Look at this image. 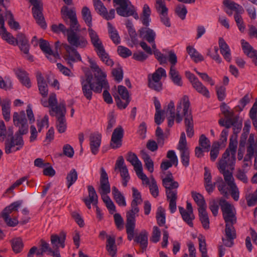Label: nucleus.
Instances as JSON below:
<instances>
[{"label": "nucleus", "instance_id": "nucleus-56", "mask_svg": "<svg viewBox=\"0 0 257 257\" xmlns=\"http://www.w3.org/2000/svg\"><path fill=\"white\" fill-rule=\"evenodd\" d=\"M126 159L134 167L142 163L139 160L137 156L135 153L131 152H130L127 153Z\"/></svg>", "mask_w": 257, "mask_h": 257}, {"label": "nucleus", "instance_id": "nucleus-59", "mask_svg": "<svg viewBox=\"0 0 257 257\" xmlns=\"http://www.w3.org/2000/svg\"><path fill=\"white\" fill-rule=\"evenodd\" d=\"M178 16L182 20H184L187 13L186 7L184 5H178L175 10Z\"/></svg>", "mask_w": 257, "mask_h": 257}, {"label": "nucleus", "instance_id": "nucleus-64", "mask_svg": "<svg viewBox=\"0 0 257 257\" xmlns=\"http://www.w3.org/2000/svg\"><path fill=\"white\" fill-rule=\"evenodd\" d=\"M248 206H254L257 203V189L253 193L249 195L246 198Z\"/></svg>", "mask_w": 257, "mask_h": 257}, {"label": "nucleus", "instance_id": "nucleus-60", "mask_svg": "<svg viewBox=\"0 0 257 257\" xmlns=\"http://www.w3.org/2000/svg\"><path fill=\"white\" fill-rule=\"evenodd\" d=\"M117 52L122 58H125L132 55V51L128 48L122 46H119L117 47Z\"/></svg>", "mask_w": 257, "mask_h": 257}, {"label": "nucleus", "instance_id": "nucleus-54", "mask_svg": "<svg viewBox=\"0 0 257 257\" xmlns=\"http://www.w3.org/2000/svg\"><path fill=\"white\" fill-rule=\"evenodd\" d=\"M40 243L41 249L43 252L46 253L47 254L52 255L55 251V249H53L50 247V244L45 240L41 239L40 241Z\"/></svg>", "mask_w": 257, "mask_h": 257}, {"label": "nucleus", "instance_id": "nucleus-14", "mask_svg": "<svg viewBox=\"0 0 257 257\" xmlns=\"http://www.w3.org/2000/svg\"><path fill=\"white\" fill-rule=\"evenodd\" d=\"M163 186L165 188L166 196L177 195V189L179 187L178 182L174 180L172 173H169L162 180Z\"/></svg>", "mask_w": 257, "mask_h": 257}, {"label": "nucleus", "instance_id": "nucleus-33", "mask_svg": "<svg viewBox=\"0 0 257 257\" xmlns=\"http://www.w3.org/2000/svg\"><path fill=\"white\" fill-rule=\"evenodd\" d=\"M169 75L174 84L178 86L183 85L182 77L176 68H170Z\"/></svg>", "mask_w": 257, "mask_h": 257}, {"label": "nucleus", "instance_id": "nucleus-29", "mask_svg": "<svg viewBox=\"0 0 257 257\" xmlns=\"http://www.w3.org/2000/svg\"><path fill=\"white\" fill-rule=\"evenodd\" d=\"M241 44L243 51L247 56L251 58L255 57L257 60V50L243 39L241 40Z\"/></svg>", "mask_w": 257, "mask_h": 257}, {"label": "nucleus", "instance_id": "nucleus-12", "mask_svg": "<svg viewBox=\"0 0 257 257\" xmlns=\"http://www.w3.org/2000/svg\"><path fill=\"white\" fill-rule=\"evenodd\" d=\"M133 198L131 204V209L126 212V217L135 218L140 212L138 205L143 202L141 193L135 187H133Z\"/></svg>", "mask_w": 257, "mask_h": 257}, {"label": "nucleus", "instance_id": "nucleus-52", "mask_svg": "<svg viewBox=\"0 0 257 257\" xmlns=\"http://www.w3.org/2000/svg\"><path fill=\"white\" fill-rule=\"evenodd\" d=\"M199 147L203 149L204 151L208 152L210 148V142L208 138L203 134L200 136L199 139Z\"/></svg>", "mask_w": 257, "mask_h": 257}, {"label": "nucleus", "instance_id": "nucleus-17", "mask_svg": "<svg viewBox=\"0 0 257 257\" xmlns=\"http://www.w3.org/2000/svg\"><path fill=\"white\" fill-rule=\"evenodd\" d=\"M123 130L121 126L116 127L112 134L110 146L112 149L119 148L122 146Z\"/></svg>", "mask_w": 257, "mask_h": 257}, {"label": "nucleus", "instance_id": "nucleus-22", "mask_svg": "<svg viewBox=\"0 0 257 257\" xmlns=\"http://www.w3.org/2000/svg\"><path fill=\"white\" fill-rule=\"evenodd\" d=\"M88 32L91 43L94 48L95 51L104 48L102 42L99 38L98 35L92 28H88Z\"/></svg>", "mask_w": 257, "mask_h": 257}, {"label": "nucleus", "instance_id": "nucleus-63", "mask_svg": "<svg viewBox=\"0 0 257 257\" xmlns=\"http://www.w3.org/2000/svg\"><path fill=\"white\" fill-rule=\"evenodd\" d=\"M35 253L36 254L38 257H42L45 252H43L41 248L40 249H38L36 246H34L30 249L27 254V257H34Z\"/></svg>", "mask_w": 257, "mask_h": 257}, {"label": "nucleus", "instance_id": "nucleus-21", "mask_svg": "<svg viewBox=\"0 0 257 257\" xmlns=\"http://www.w3.org/2000/svg\"><path fill=\"white\" fill-rule=\"evenodd\" d=\"M66 236V233L64 232H61L59 235L57 234L51 235V243L54 249H59V247L62 248L65 247Z\"/></svg>", "mask_w": 257, "mask_h": 257}, {"label": "nucleus", "instance_id": "nucleus-19", "mask_svg": "<svg viewBox=\"0 0 257 257\" xmlns=\"http://www.w3.org/2000/svg\"><path fill=\"white\" fill-rule=\"evenodd\" d=\"M100 184L99 188L100 194H108L110 192V186L108 175L103 168H101Z\"/></svg>", "mask_w": 257, "mask_h": 257}, {"label": "nucleus", "instance_id": "nucleus-18", "mask_svg": "<svg viewBox=\"0 0 257 257\" xmlns=\"http://www.w3.org/2000/svg\"><path fill=\"white\" fill-rule=\"evenodd\" d=\"M49 106L51 108L49 111L50 114L52 116L54 115V113L57 114L59 112L66 110L65 106L64 104L60 103L58 105V101L55 93H51L49 99Z\"/></svg>", "mask_w": 257, "mask_h": 257}, {"label": "nucleus", "instance_id": "nucleus-4", "mask_svg": "<svg viewBox=\"0 0 257 257\" xmlns=\"http://www.w3.org/2000/svg\"><path fill=\"white\" fill-rule=\"evenodd\" d=\"M67 41L70 45L63 44V47L66 51L64 58L67 61V63L71 66L73 62L81 61V56L76 48H83L86 47L88 41L84 36L76 32H72L68 34Z\"/></svg>", "mask_w": 257, "mask_h": 257}, {"label": "nucleus", "instance_id": "nucleus-9", "mask_svg": "<svg viewBox=\"0 0 257 257\" xmlns=\"http://www.w3.org/2000/svg\"><path fill=\"white\" fill-rule=\"evenodd\" d=\"M166 70L162 67L159 68L153 73L151 77L150 75H149V87L156 91H160L162 89V83L160 80L162 77H166Z\"/></svg>", "mask_w": 257, "mask_h": 257}, {"label": "nucleus", "instance_id": "nucleus-11", "mask_svg": "<svg viewBox=\"0 0 257 257\" xmlns=\"http://www.w3.org/2000/svg\"><path fill=\"white\" fill-rule=\"evenodd\" d=\"M13 117L14 125L19 127V131L17 133L21 135L27 134L29 125L25 111L22 110L19 112H15Z\"/></svg>", "mask_w": 257, "mask_h": 257}, {"label": "nucleus", "instance_id": "nucleus-2", "mask_svg": "<svg viewBox=\"0 0 257 257\" xmlns=\"http://www.w3.org/2000/svg\"><path fill=\"white\" fill-rule=\"evenodd\" d=\"M190 106L188 97L186 95L184 96L178 103L176 116L170 115L168 117V125L169 127H172L174 124L175 118L176 122L180 123L184 117L187 137L192 138L194 134V120Z\"/></svg>", "mask_w": 257, "mask_h": 257}, {"label": "nucleus", "instance_id": "nucleus-37", "mask_svg": "<svg viewBox=\"0 0 257 257\" xmlns=\"http://www.w3.org/2000/svg\"><path fill=\"white\" fill-rule=\"evenodd\" d=\"M16 74L22 82V83L27 88L31 86L30 80L28 77V74L24 70L19 69L17 70Z\"/></svg>", "mask_w": 257, "mask_h": 257}, {"label": "nucleus", "instance_id": "nucleus-61", "mask_svg": "<svg viewBox=\"0 0 257 257\" xmlns=\"http://www.w3.org/2000/svg\"><path fill=\"white\" fill-rule=\"evenodd\" d=\"M219 152V144H214L212 146L211 149L210 150V160L212 161H214L218 157Z\"/></svg>", "mask_w": 257, "mask_h": 257}, {"label": "nucleus", "instance_id": "nucleus-6", "mask_svg": "<svg viewBox=\"0 0 257 257\" xmlns=\"http://www.w3.org/2000/svg\"><path fill=\"white\" fill-rule=\"evenodd\" d=\"M229 156L228 149H226L223 154L221 159L219 161L217 168L220 173L223 175L224 181L227 185L230 187L236 185L234 182V179L232 173L229 170H226V168H229L230 169H234V165H229L227 161V158Z\"/></svg>", "mask_w": 257, "mask_h": 257}, {"label": "nucleus", "instance_id": "nucleus-47", "mask_svg": "<svg viewBox=\"0 0 257 257\" xmlns=\"http://www.w3.org/2000/svg\"><path fill=\"white\" fill-rule=\"evenodd\" d=\"M78 178V174L75 169H71L68 173L66 179L67 182V186L69 188L75 182Z\"/></svg>", "mask_w": 257, "mask_h": 257}, {"label": "nucleus", "instance_id": "nucleus-38", "mask_svg": "<svg viewBox=\"0 0 257 257\" xmlns=\"http://www.w3.org/2000/svg\"><path fill=\"white\" fill-rule=\"evenodd\" d=\"M186 50L191 58L195 62L203 61L204 58L203 56L199 53L194 47L188 46L186 48Z\"/></svg>", "mask_w": 257, "mask_h": 257}, {"label": "nucleus", "instance_id": "nucleus-53", "mask_svg": "<svg viewBox=\"0 0 257 257\" xmlns=\"http://www.w3.org/2000/svg\"><path fill=\"white\" fill-rule=\"evenodd\" d=\"M51 30L55 33L59 34L62 33L64 35L67 34V36H68V29L63 24L52 25Z\"/></svg>", "mask_w": 257, "mask_h": 257}, {"label": "nucleus", "instance_id": "nucleus-20", "mask_svg": "<svg viewBox=\"0 0 257 257\" xmlns=\"http://www.w3.org/2000/svg\"><path fill=\"white\" fill-rule=\"evenodd\" d=\"M89 141L91 153L93 155L97 154L101 144V135L98 133L91 134L89 137Z\"/></svg>", "mask_w": 257, "mask_h": 257}, {"label": "nucleus", "instance_id": "nucleus-40", "mask_svg": "<svg viewBox=\"0 0 257 257\" xmlns=\"http://www.w3.org/2000/svg\"><path fill=\"white\" fill-rule=\"evenodd\" d=\"M112 194L116 202L119 206H125L126 205L124 197L115 186H113L112 188Z\"/></svg>", "mask_w": 257, "mask_h": 257}, {"label": "nucleus", "instance_id": "nucleus-46", "mask_svg": "<svg viewBox=\"0 0 257 257\" xmlns=\"http://www.w3.org/2000/svg\"><path fill=\"white\" fill-rule=\"evenodd\" d=\"M191 194L192 198L199 207L198 208H207L206 203L202 195L194 191H192Z\"/></svg>", "mask_w": 257, "mask_h": 257}, {"label": "nucleus", "instance_id": "nucleus-3", "mask_svg": "<svg viewBox=\"0 0 257 257\" xmlns=\"http://www.w3.org/2000/svg\"><path fill=\"white\" fill-rule=\"evenodd\" d=\"M219 205L225 223V238H222V241L225 246L231 247L233 244V240L236 237V231L233 226L237 222L236 211L233 206L223 198L219 199Z\"/></svg>", "mask_w": 257, "mask_h": 257}, {"label": "nucleus", "instance_id": "nucleus-25", "mask_svg": "<svg viewBox=\"0 0 257 257\" xmlns=\"http://www.w3.org/2000/svg\"><path fill=\"white\" fill-rule=\"evenodd\" d=\"M218 44L220 50V53L223 56L224 59H225L227 62H230L231 57L230 49L228 45L221 37L219 38Z\"/></svg>", "mask_w": 257, "mask_h": 257}, {"label": "nucleus", "instance_id": "nucleus-32", "mask_svg": "<svg viewBox=\"0 0 257 257\" xmlns=\"http://www.w3.org/2000/svg\"><path fill=\"white\" fill-rule=\"evenodd\" d=\"M11 101L6 98L3 100L2 103V110L4 118L6 121H9L11 119Z\"/></svg>", "mask_w": 257, "mask_h": 257}, {"label": "nucleus", "instance_id": "nucleus-24", "mask_svg": "<svg viewBox=\"0 0 257 257\" xmlns=\"http://www.w3.org/2000/svg\"><path fill=\"white\" fill-rule=\"evenodd\" d=\"M237 141L235 140H233V137H232L229 140V144L228 149L229 156L227 158V161L228 162L229 165H234L236 157V150L237 148Z\"/></svg>", "mask_w": 257, "mask_h": 257}, {"label": "nucleus", "instance_id": "nucleus-57", "mask_svg": "<svg viewBox=\"0 0 257 257\" xmlns=\"http://www.w3.org/2000/svg\"><path fill=\"white\" fill-rule=\"evenodd\" d=\"M155 135L157 137V143L163 146L164 144L165 136L162 129L160 126L157 127Z\"/></svg>", "mask_w": 257, "mask_h": 257}, {"label": "nucleus", "instance_id": "nucleus-35", "mask_svg": "<svg viewBox=\"0 0 257 257\" xmlns=\"http://www.w3.org/2000/svg\"><path fill=\"white\" fill-rule=\"evenodd\" d=\"M178 208L183 220L190 227H193V223L192 222V220L194 219L193 213L187 211L183 207L181 206H179Z\"/></svg>", "mask_w": 257, "mask_h": 257}, {"label": "nucleus", "instance_id": "nucleus-1", "mask_svg": "<svg viewBox=\"0 0 257 257\" xmlns=\"http://www.w3.org/2000/svg\"><path fill=\"white\" fill-rule=\"evenodd\" d=\"M88 62L90 68L94 73L96 81L92 82V75L88 74L80 78V82L84 96L87 100H90L92 99V91L97 93H101L102 88L108 87V82L105 72L102 70L96 62L92 59H89Z\"/></svg>", "mask_w": 257, "mask_h": 257}, {"label": "nucleus", "instance_id": "nucleus-51", "mask_svg": "<svg viewBox=\"0 0 257 257\" xmlns=\"http://www.w3.org/2000/svg\"><path fill=\"white\" fill-rule=\"evenodd\" d=\"M111 74L114 78V79L117 82H120L123 79V71L121 67L119 65L116 68H113L112 70Z\"/></svg>", "mask_w": 257, "mask_h": 257}, {"label": "nucleus", "instance_id": "nucleus-27", "mask_svg": "<svg viewBox=\"0 0 257 257\" xmlns=\"http://www.w3.org/2000/svg\"><path fill=\"white\" fill-rule=\"evenodd\" d=\"M134 241L137 243L140 244L142 249L146 250L148 244V233L145 230L141 231L138 235H136Z\"/></svg>", "mask_w": 257, "mask_h": 257}, {"label": "nucleus", "instance_id": "nucleus-43", "mask_svg": "<svg viewBox=\"0 0 257 257\" xmlns=\"http://www.w3.org/2000/svg\"><path fill=\"white\" fill-rule=\"evenodd\" d=\"M155 8L157 13L160 15H168V9L167 8L165 0H155Z\"/></svg>", "mask_w": 257, "mask_h": 257}, {"label": "nucleus", "instance_id": "nucleus-42", "mask_svg": "<svg viewBox=\"0 0 257 257\" xmlns=\"http://www.w3.org/2000/svg\"><path fill=\"white\" fill-rule=\"evenodd\" d=\"M107 26L108 32L110 39L114 44H119L120 42V38L119 36L117 31L109 22L107 23Z\"/></svg>", "mask_w": 257, "mask_h": 257}, {"label": "nucleus", "instance_id": "nucleus-30", "mask_svg": "<svg viewBox=\"0 0 257 257\" xmlns=\"http://www.w3.org/2000/svg\"><path fill=\"white\" fill-rule=\"evenodd\" d=\"M136 224V218L126 217L125 225L126 231L127 234V239L132 240L134 236V229Z\"/></svg>", "mask_w": 257, "mask_h": 257}, {"label": "nucleus", "instance_id": "nucleus-36", "mask_svg": "<svg viewBox=\"0 0 257 257\" xmlns=\"http://www.w3.org/2000/svg\"><path fill=\"white\" fill-rule=\"evenodd\" d=\"M200 220L203 228L207 229L209 228V219L206 211V208H198Z\"/></svg>", "mask_w": 257, "mask_h": 257}, {"label": "nucleus", "instance_id": "nucleus-16", "mask_svg": "<svg viewBox=\"0 0 257 257\" xmlns=\"http://www.w3.org/2000/svg\"><path fill=\"white\" fill-rule=\"evenodd\" d=\"M118 92L121 98L125 101V102H123L118 96H117V97H114L116 104L119 108L124 109L127 107L131 101L128 91L125 86L119 85L118 86Z\"/></svg>", "mask_w": 257, "mask_h": 257}, {"label": "nucleus", "instance_id": "nucleus-49", "mask_svg": "<svg viewBox=\"0 0 257 257\" xmlns=\"http://www.w3.org/2000/svg\"><path fill=\"white\" fill-rule=\"evenodd\" d=\"M142 159L148 170L152 173L154 171V163L150 156L146 152H142Z\"/></svg>", "mask_w": 257, "mask_h": 257}, {"label": "nucleus", "instance_id": "nucleus-44", "mask_svg": "<svg viewBox=\"0 0 257 257\" xmlns=\"http://www.w3.org/2000/svg\"><path fill=\"white\" fill-rule=\"evenodd\" d=\"M81 15L82 19L86 25L89 28H91L92 26V15L89 9L87 7H83L81 11Z\"/></svg>", "mask_w": 257, "mask_h": 257}, {"label": "nucleus", "instance_id": "nucleus-50", "mask_svg": "<svg viewBox=\"0 0 257 257\" xmlns=\"http://www.w3.org/2000/svg\"><path fill=\"white\" fill-rule=\"evenodd\" d=\"M93 6L95 11L101 16L103 17L107 9L100 0H93Z\"/></svg>", "mask_w": 257, "mask_h": 257}, {"label": "nucleus", "instance_id": "nucleus-31", "mask_svg": "<svg viewBox=\"0 0 257 257\" xmlns=\"http://www.w3.org/2000/svg\"><path fill=\"white\" fill-rule=\"evenodd\" d=\"M106 249L110 256H115L117 252V248L114 236H107Z\"/></svg>", "mask_w": 257, "mask_h": 257}, {"label": "nucleus", "instance_id": "nucleus-55", "mask_svg": "<svg viewBox=\"0 0 257 257\" xmlns=\"http://www.w3.org/2000/svg\"><path fill=\"white\" fill-rule=\"evenodd\" d=\"M169 201V209L171 213H174L176 210V200L177 195L166 196Z\"/></svg>", "mask_w": 257, "mask_h": 257}, {"label": "nucleus", "instance_id": "nucleus-41", "mask_svg": "<svg viewBox=\"0 0 257 257\" xmlns=\"http://www.w3.org/2000/svg\"><path fill=\"white\" fill-rule=\"evenodd\" d=\"M39 46L43 52L46 54H50V56L59 57V53L58 52L53 53V51L50 47L49 44L46 40L41 39L40 40Z\"/></svg>", "mask_w": 257, "mask_h": 257}, {"label": "nucleus", "instance_id": "nucleus-39", "mask_svg": "<svg viewBox=\"0 0 257 257\" xmlns=\"http://www.w3.org/2000/svg\"><path fill=\"white\" fill-rule=\"evenodd\" d=\"M193 87L199 93L209 98L210 94L207 88L198 79L192 84Z\"/></svg>", "mask_w": 257, "mask_h": 257}, {"label": "nucleus", "instance_id": "nucleus-26", "mask_svg": "<svg viewBox=\"0 0 257 257\" xmlns=\"http://www.w3.org/2000/svg\"><path fill=\"white\" fill-rule=\"evenodd\" d=\"M0 35L2 39L12 45H15L16 38L8 32L5 27V21L0 20Z\"/></svg>", "mask_w": 257, "mask_h": 257}, {"label": "nucleus", "instance_id": "nucleus-7", "mask_svg": "<svg viewBox=\"0 0 257 257\" xmlns=\"http://www.w3.org/2000/svg\"><path fill=\"white\" fill-rule=\"evenodd\" d=\"M113 6L116 8L117 14L123 17H128L133 16V17L138 20L139 15L136 13L135 8L128 0H113Z\"/></svg>", "mask_w": 257, "mask_h": 257}, {"label": "nucleus", "instance_id": "nucleus-45", "mask_svg": "<svg viewBox=\"0 0 257 257\" xmlns=\"http://www.w3.org/2000/svg\"><path fill=\"white\" fill-rule=\"evenodd\" d=\"M13 250L16 253H18L22 251L24 247L23 240L20 237L13 238L11 241Z\"/></svg>", "mask_w": 257, "mask_h": 257}, {"label": "nucleus", "instance_id": "nucleus-10", "mask_svg": "<svg viewBox=\"0 0 257 257\" xmlns=\"http://www.w3.org/2000/svg\"><path fill=\"white\" fill-rule=\"evenodd\" d=\"M24 144L22 135L16 133L15 137L10 140L7 139L5 142V153L7 154L20 150Z\"/></svg>", "mask_w": 257, "mask_h": 257}, {"label": "nucleus", "instance_id": "nucleus-13", "mask_svg": "<svg viewBox=\"0 0 257 257\" xmlns=\"http://www.w3.org/2000/svg\"><path fill=\"white\" fill-rule=\"evenodd\" d=\"M29 2L33 6L32 11L36 23L42 29H45L47 27V24L42 13V8L40 6L37 0H29Z\"/></svg>", "mask_w": 257, "mask_h": 257}, {"label": "nucleus", "instance_id": "nucleus-23", "mask_svg": "<svg viewBox=\"0 0 257 257\" xmlns=\"http://www.w3.org/2000/svg\"><path fill=\"white\" fill-rule=\"evenodd\" d=\"M140 37L146 40L148 43L154 42L156 34L155 31L147 27L141 28L139 30Z\"/></svg>", "mask_w": 257, "mask_h": 257}, {"label": "nucleus", "instance_id": "nucleus-58", "mask_svg": "<svg viewBox=\"0 0 257 257\" xmlns=\"http://www.w3.org/2000/svg\"><path fill=\"white\" fill-rule=\"evenodd\" d=\"M88 191V200H90V202H94L95 204L98 203V196L96 192L94 189V188L92 186L89 185L87 187Z\"/></svg>", "mask_w": 257, "mask_h": 257}, {"label": "nucleus", "instance_id": "nucleus-5", "mask_svg": "<svg viewBox=\"0 0 257 257\" xmlns=\"http://www.w3.org/2000/svg\"><path fill=\"white\" fill-rule=\"evenodd\" d=\"M61 13L62 18L65 23L69 26L68 34L72 32H79L80 31V26L77 20L76 14L74 9H69L68 7L63 6Z\"/></svg>", "mask_w": 257, "mask_h": 257}, {"label": "nucleus", "instance_id": "nucleus-34", "mask_svg": "<svg viewBox=\"0 0 257 257\" xmlns=\"http://www.w3.org/2000/svg\"><path fill=\"white\" fill-rule=\"evenodd\" d=\"M97 55L100 60L109 66H112L114 62L110 58L109 55L105 50L104 47L95 51Z\"/></svg>", "mask_w": 257, "mask_h": 257}, {"label": "nucleus", "instance_id": "nucleus-48", "mask_svg": "<svg viewBox=\"0 0 257 257\" xmlns=\"http://www.w3.org/2000/svg\"><path fill=\"white\" fill-rule=\"evenodd\" d=\"M156 219L159 226H162L165 225L166 223L165 210L162 206H159L157 208Z\"/></svg>", "mask_w": 257, "mask_h": 257}, {"label": "nucleus", "instance_id": "nucleus-15", "mask_svg": "<svg viewBox=\"0 0 257 257\" xmlns=\"http://www.w3.org/2000/svg\"><path fill=\"white\" fill-rule=\"evenodd\" d=\"M118 170L120 176L122 178V184L124 187H126L127 182L130 180V176L128 173V169L126 166L124 164V161L122 156L118 157L116 161L114 170Z\"/></svg>", "mask_w": 257, "mask_h": 257}, {"label": "nucleus", "instance_id": "nucleus-28", "mask_svg": "<svg viewBox=\"0 0 257 257\" xmlns=\"http://www.w3.org/2000/svg\"><path fill=\"white\" fill-rule=\"evenodd\" d=\"M66 110L56 114L57 118L56 127L59 133H64L66 130L67 125L65 115Z\"/></svg>", "mask_w": 257, "mask_h": 257}, {"label": "nucleus", "instance_id": "nucleus-62", "mask_svg": "<svg viewBox=\"0 0 257 257\" xmlns=\"http://www.w3.org/2000/svg\"><path fill=\"white\" fill-rule=\"evenodd\" d=\"M160 236L161 231L160 229L158 227L154 226L153 228L152 235L150 240L154 243H157L160 240Z\"/></svg>", "mask_w": 257, "mask_h": 257}, {"label": "nucleus", "instance_id": "nucleus-8", "mask_svg": "<svg viewBox=\"0 0 257 257\" xmlns=\"http://www.w3.org/2000/svg\"><path fill=\"white\" fill-rule=\"evenodd\" d=\"M224 4L231 10L235 12L234 15V20L236 25L241 32H243L245 27L241 17V15L244 13V9L239 4L231 0H224Z\"/></svg>", "mask_w": 257, "mask_h": 257}]
</instances>
